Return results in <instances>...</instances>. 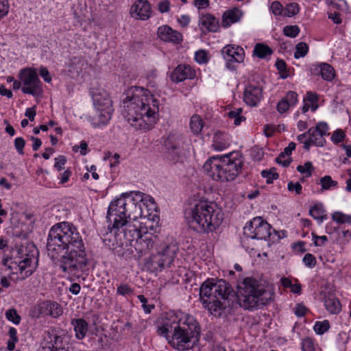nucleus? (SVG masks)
Returning a JSON list of instances; mask_svg holds the SVG:
<instances>
[{
    "instance_id": "obj_1",
    "label": "nucleus",
    "mask_w": 351,
    "mask_h": 351,
    "mask_svg": "<svg viewBox=\"0 0 351 351\" xmlns=\"http://www.w3.org/2000/svg\"><path fill=\"white\" fill-rule=\"evenodd\" d=\"M47 254L53 261L60 262L62 271L78 276L88 263L82 236L77 228L68 222L54 225L49 232Z\"/></svg>"
},
{
    "instance_id": "obj_2",
    "label": "nucleus",
    "mask_w": 351,
    "mask_h": 351,
    "mask_svg": "<svg viewBox=\"0 0 351 351\" xmlns=\"http://www.w3.org/2000/svg\"><path fill=\"white\" fill-rule=\"evenodd\" d=\"M143 194L133 192L130 194L123 193L121 197L112 201L108 207L107 219L112 227H109L110 232L123 228L124 237L132 245L133 242L141 234L139 226L134 223L138 218L142 217Z\"/></svg>"
},
{
    "instance_id": "obj_3",
    "label": "nucleus",
    "mask_w": 351,
    "mask_h": 351,
    "mask_svg": "<svg viewBox=\"0 0 351 351\" xmlns=\"http://www.w3.org/2000/svg\"><path fill=\"white\" fill-rule=\"evenodd\" d=\"M145 91L143 88L132 87L123 99L124 117L132 126L143 131L151 130L156 123L159 104L152 95L147 97Z\"/></svg>"
},
{
    "instance_id": "obj_4",
    "label": "nucleus",
    "mask_w": 351,
    "mask_h": 351,
    "mask_svg": "<svg viewBox=\"0 0 351 351\" xmlns=\"http://www.w3.org/2000/svg\"><path fill=\"white\" fill-rule=\"evenodd\" d=\"M232 293V288L223 279L207 280L199 289L202 304L215 316L220 315L221 311L226 307V301Z\"/></svg>"
},
{
    "instance_id": "obj_5",
    "label": "nucleus",
    "mask_w": 351,
    "mask_h": 351,
    "mask_svg": "<svg viewBox=\"0 0 351 351\" xmlns=\"http://www.w3.org/2000/svg\"><path fill=\"white\" fill-rule=\"evenodd\" d=\"M239 152H233L223 156H213L204 165V169L213 180L221 182L234 180L241 171L242 160Z\"/></svg>"
},
{
    "instance_id": "obj_6",
    "label": "nucleus",
    "mask_w": 351,
    "mask_h": 351,
    "mask_svg": "<svg viewBox=\"0 0 351 351\" xmlns=\"http://www.w3.org/2000/svg\"><path fill=\"white\" fill-rule=\"evenodd\" d=\"M169 344L179 351H184L193 348L195 343L199 340L200 329L196 320L191 316L181 318L174 326Z\"/></svg>"
},
{
    "instance_id": "obj_7",
    "label": "nucleus",
    "mask_w": 351,
    "mask_h": 351,
    "mask_svg": "<svg viewBox=\"0 0 351 351\" xmlns=\"http://www.w3.org/2000/svg\"><path fill=\"white\" fill-rule=\"evenodd\" d=\"M237 298L240 306L253 310L268 303L270 293L263 285L253 278H245L237 285Z\"/></svg>"
},
{
    "instance_id": "obj_8",
    "label": "nucleus",
    "mask_w": 351,
    "mask_h": 351,
    "mask_svg": "<svg viewBox=\"0 0 351 351\" xmlns=\"http://www.w3.org/2000/svg\"><path fill=\"white\" fill-rule=\"evenodd\" d=\"M191 223H195L198 230L210 232L215 230L223 219L221 210L213 202L200 200L191 209Z\"/></svg>"
},
{
    "instance_id": "obj_9",
    "label": "nucleus",
    "mask_w": 351,
    "mask_h": 351,
    "mask_svg": "<svg viewBox=\"0 0 351 351\" xmlns=\"http://www.w3.org/2000/svg\"><path fill=\"white\" fill-rule=\"evenodd\" d=\"M33 250H31V254H25V257L19 262L14 261L11 258H6L2 260L1 270L8 271V275L19 273L17 279L19 280H25L31 276L34 269L35 266L32 265V263L36 261L37 263L36 255L38 252L34 246H32Z\"/></svg>"
},
{
    "instance_id": "obj_10",
    "label": "nucleus",
    "mask_w": 351,
    "mask_h": 351,
    "mask_svg": "<svg viewBox=\"0 0 351 351\" xmlns=\"http://www.w3.org/2000/svg\"><path fill=\"white\" fill-rule=\"evenodd\" d=\"M71 337L60 328H50L43 335L45 348L49 351H69Z\"/></svg>"
},
{
    "instance_id": "obj_11",
    "label": "nucleus",
    "mask_w": 351,
    "mask_h": 351,
    "mask_svg": "<svg viewBox=\"0 0 351 351\" xmlns=\"http://www.w3.org/2000/svg\"><path fill=\"white\" fill-rule=\"evenodd\" d=\"M328 126L325 122H319L315 127H311L306 132L300 134L298 141L304 144V149H310L311 145L323 147L326 141L325 136H328Z\"/></svg>"
},
{
    "instance_id": "obj_12",
    "label": "nucleus",
    "mask_w": 351,
    "mask_h": 351,
    "mask_svg": "<svg viewBox=\"0 0 351 351\" xmlns=\"http://www.w3.org/2000/svg\"><path fill=\"white\" fill-rule=\"evenodd\" d=\"M20 80L23 82L21 90L25 94L32 95L34 97L41 96L43 90L42 82L39 80L36 70L32 68H25L21 71Z\"/></svg>"
},
{
    "instance_id": "obj_13",
    "label": "nucleus",
    "mask_w": 351,
    "mask_h": 351,
    "mask_svg": "<svg viewBox=\"0 0 351 351\" xmlns=\"http://www.w3.org/2000/svg\"><path fill=\"white\" fill-rule=\"evenodd\" d=\"M271 226L261 217H254L243 228V234L252 239H267L271 235Z\"/></svg>"
},
{
    "instance_id": "obj_14",
    "label": "nucleus",
    "mask_w": 351,
    "mask_h": 351,
    "mask_svg": "<svg viewBox=\"0 0 351 351\" xmlns=\"http://www.w3.org/2000/svg\"><path fill=\"white\" fill-rule=\"evenodd\" d=\"M178 251V247L174 243L161 246L158 252L151 257L152 267L155 269L159 270H162L166 267H170Z\"/></svg>"
},
{
    "instance_id": "obj_15",
    "label": "nucleus",
    "mask_w": 351,
    "mask_h": 351,
    "mask_svg": "<svg viewBox=\"0 0 351 351\" xmlns=\"http://www.w3.org/2000/svg\"><path fill=\"white\" fill-rule=\"evenodd\" d=\"M95 104L97 106V115L95 119H97V121L94 123L95 125H106L111 118L112 113L113 112L112 106V101L108 97V95L104 93V97L103 99L99 97V95H94Z\"/></svg>"
},
{
    "instance_id": "obj_16",
    "label": "nucleus",
    "mask_w": 351,
    "mask_h": 351,
    "mask_svg": "<svg viewBox=\"0 0 351 351\" xmlns=\"http://www.w3.org/2000/svg\"><path fill=\"white\" fill-rule=\"evenodd\" d=\"M183 137L180 134H170L164 141L167 157L171 160H176L181 152Z\"/></svg>"
},
{
    "instance_id": "obj_17",
    "label": "nucleus",
    "mask_w": 351,
    "mask_h": 351,
    "mask_svg": "<svg viewBox=\"0 0 351 351\" xmlns=\"http://www.w3.org/2000/svg\"><path fill=\"white\" fill-rule=\"evenodd\" d=\"M263 97V88L258 85L250 84L245 87L243 99L245 104L250 106H256Z\"/></svg>"
},
{
    "instance_id": "obj_18",
    "label": "nucleus",
    "mask_w": 351,
    "mask_h": 351,
    "mask_svg": "<svg viewBox=\"0 0 351 351\" xmlns=\"http://www.w3.org/2000/svg\"><path fill=\"white\" fill-rule=\"evenodd\" d=\"M130 13L137 19L147 20L152 14L151 5L147 0H138L131 7Z\"/></svg>"
},
{
    "instance_id": "obj_19",
    "label": "nucleus",
    "mask_w": 351,
    "mask_h": 351,
    "mask_svg": "<svg viewBox=\"0 0 351 351\" xmlns=\"http://www.w3.org/2000/svg\"><path fill=\"white\" fill-rule=\"evenodd\" d=\"M221 53L227 62H241L244 59V51L239 46L227 45L223 48Z\"/></svg>"
},
{
    "instance_id": "obj_20",
    "label": "nucleus",
    "mask_w": 351,
    "mask_h": 351,
    "mask_svg": "<svg viewBox=\"0 0 351 351\" xmlns=\"http://www.w3.org/2000/svg\"><path fill=\"white\" fill-rule=\"evenodd\" d=\"M158 37L164 40L180 43L182 40V34L167 25H163L158 29Z\"/></svg>"
},
{
    "instance_id": "obj_21",
    "label": "nucleus",
    "mask_w": 351,
    "mask_h": 351,
    "mask_svg": "<svg viewBox=\"0 0 351 351\" xmlns=\"http://www.w3.org/2000/svg\"><path fill=\"white\" fill-rule=\"evenodd\" d=\"M132 245L134 247L135 250L138 252V253L141 254L145 253L146 251L153 247L154 245L151 234H148L147 232H145L144 234H141Z\"/></svg>"
},
{
    "instance_id": "obj_22",
    "label": "nucleus",
    "mask_w": 351,
    "mask_h": 351,
    "mask_svg": "<svg viewBox=\"0 0 351 351\" xmlns=\"http://www.w3.org/2000/svg\"><path fill=\"white\" fill-rule=\"evenodd\" d=\"M193 76V73L189 66L178 65L171 73L170 78L172 82L178 83Z\"/></svg>"
},
{
    "instance_id": "obj_23",
    "label": "nucleus",
    "mask_w": 351,
    "mask_h": 351,
    "mask_svg": "<svg viewBox=\"0 0 351 351\" xmlns=\"http://www.w3.org/2000/svg\"><path fill=\"white\" fill-rule=\"evenodd\" d=\"M324 302L326 310L331 314H338L341 310V304L338 298L330 292L324 293Z\"/></svg>"
},
{
    "instance_id": "obj_24",
    "label": "nucleus",
    "mask_w": 351,
    "mask_h": 351,
    "mask_svg": "<svg viewBox=\"0 0 351 351\" xmlns=\"http://www.w3.org/2000/svg\"><path fill=\"white\" fill-rule=\"evenodd\" d=\"M298 101V94L293 91H289L277 104V110L280 113H284L289 108L294 106Z\"/></svg>"
},
{
    "instance_id": "obj_25",
    "label": "nucleus",
    "mask_w": 351,
    "mask_h": 351,
    "mask_svg": "<svg viewBox=\"0 0 351 351\" xmlns=\"http://www.w3.org/2000/svg\"><path fill=\"white\" fill-rule=\"evenodd\" d=\"M75 336L78 339H82L88 330V323L83 319H75L72 321Z\"/></svg>"
},
{
    "instance_id": "obj_26",
    "label": "nucleus",
    "mask_w": 351,
    "mask_h": 351,
    "mask_svg": "<svg viewBox=\"0 0 351 351\" xmlns=\"http://www.w3.org/2000/svg\"><path fill=\"white\" fill-rule=\"evenodd\" d=\"M295 149V143L291 142L289 145L284 149V151L281 152L276 158V162L280 165H282L284 167H287L292 161L291 158L289 157L284 160H281V157H285V156H289L291 154L292 151Z\"/></svg>"
},
{
    "instance_id": "obj_27",
    "label": "nucleus",
    "mask_w": 351,
    "mask_h": 351,
    "mask_svg": "<svg viewBox=\"0 0 351 351\" xmlns=\"http://www.w3.org/2000/svg\"><path fill=\"white\" fill-rule=\"evenodd\" d=\"M200 24L210 32H216L219 27L217 20L210 14L203 16L200 19Z\"/></svg>"
},
{
    "instance_id": "obj_28",
    "label": "nucleus",
    "mask_w": 351,
    "mask_h": 351,
    "mask_svg": "<svg viewBox=\"0 0 351 351\" xmlns=\"http://www.w3.org/2000/svg\"><path fill=\"white\" fill-rule=\"evenodd\" d=\"M273 50L267 45L263 43H257L254 49L253 53L259 58H265L271 55Z\"/></svg>"
},
{
    "instance_id": "obj_29",
    "label": "nucleus",
    "mask_w": 351,
    "mask_h": 351,
    "mask_svg": "<svg viewBox=\"0 0 351 351\" xmlns=\"http://www.w3.org/2000/svg\"><path fill=\"white\" fill-rule=\"evenodd\" d=\"M319 72L324 80L332 81L334 79L335 73L332 66L327 63H322L319 66Z\"/></svg>"
},
{
    "instance_id": "obj_30",
    "label": "nucleus",
    "mask_w": 351,
    "mask_h": 351,
    "mask_svg": "<svg viewBox=\"0 0 351 351\" xmlns=\"http://www.w3.org/2000/svg\"><path fill=\"white\" fill-rule=\"evenodd\" d=\"M309 214L319 223H322L326 218V215L324 214L322 204H315L311 207L309 210Z\"/></svg>"
},
{
    "instance_id": "obj_31",
    "label": "nucleus",
    "mask_w": 351,
    "mask_h": 351,
    "mask_svg": "<svg viewBox=\"0 0 351 351\" xmlns=\"http://www.w3.org/2000/svg\"><path fill=\"white\" fill-rule=\"evenodd\" d=\"M204 126V121L200 116L194 114L191 118L190 129L195 134H199Z\"/></svg>"
},
{
    "instance_id": "obj_32",
    "label": "nucleus",
    "mask_w": 351,
    "mask_h": 351,
    "mask_svg": "<svg viewBox=\"0 0 351 351\" xmlns=\"http://www.w3.org/2000/svg\"><path fill=\"white\" fill-rule=\"evenodd\" d=\"M46 308V314H49L53 317H58L62 313V308L60 304L56 302H47L45 304Z\"/></svg>"
},
{
    "instance_id": "obj_33",
    "label": "nucleus",
    "mask_w": 351,
    "mask_h": 351,
    "mask_svg": "<svg viewBox=\"0 0 351 351\" xmlns=\"http://www.w3.org/2000/svg\"><path fill=\"white\" fill-rule=\"evenodd\" d=\"M239 17L235 11L229 10L224 12L221 21V25L224 27L230 26L232 23L237 22Z\"/></svg>"
},
{
    "instance_id": "obj_34",
    "label": "nucleus",
    "mask_w": 351,
    "mask_h": 351,
    "mask_svg": "<svg viewBox=\"0 0 351 351\" xmlns=\"http://www.w3.org/2000/svg\"><path fill=\"white\" fill-rule=\"evenodd\" d=\"M228 145V141L223 138V134L219 132L215 134L213 140V147L216 150H223Z\"/></svg>"
},
{
    "instance_id": "obj_35",
    "label": "nucleus",
    "mask_w": 351,
    "mask_h": 351,
    "mask_svg": "<svg viewBox=\"0 0 351 351\" xmlns=\"http://www.w3.org/2000/svg\"><path fill=\"white\" fill-rule=\"evenodd\" d=\"M322 189L324 191L329 190L331 188H335L337 186V182L332 179L330 176H325L320 179Z\"/></svg>"
},
{
    "instance_id": "obj_36",
    "label": "nucleus",
    "mask_w": 351,
    "mask_h": 351,
    "mask_svg": "<svg viewBox=\"0 0 351 351\" xmlns=\"http://www.w3.org/2000/svg\"><path fill=\"white\" fill-rule=\"evenodd\" d=\"M308 51V46L306 43L300 42L295 46L294 57L296 59L304 57Z\"/></svg>"
},
{
    "instance_id": "obj_37",
    "label": "nucleus",
    "mask_w": 351,
    "mask_h": 351,
    "mask_svg": "<svg viewBox=\"0 0 351 351\" xmlns=\"http://www.w3.org/2000/svg\"><path fill=\"white\" fill-rule=\"evenodd\" d=\"M5 316L8 320L16 325L19 324L21 320V316L18 314L15 308H10L6 311Z\"/></svg>"
},
{
    "instance_id": "obj_38",
    "label": "nucleus",
    "mask_w": 351,
    "mask_h": 351,
    "mask_svg": "<svg viewBox=\"0 0 351 351\" xmlns=\"http://www.w3.org/2000/svg\"><path fill=\"white\" fill-rule=\"evenodd\" d=\"M332 219L337 223H351V215L343 214L341 212H335L332 215Z\"/></svg>"
},
{
    "instance_id": "obj_39",
    "label": "nucleus",
    "mask_w": 351,
    "mask_h": 351,
    "mask_svg": "<svg viewBox=\"0 0 351 351\" xmlns=\"http://www.w3.org/2000/svg\"><path fill=\"white\" fill-rule=\"evenodd\" d=\"M276 170V168H271L269 171H262L261 175L263 178H267L266 182L267 184H271L274 180H277L278 178L279 175Z\"/></svg>"
},
{
    "instance_id": "obj_40",
    "label": "nucleus",
    "mask_w": 351,
    "mask_h": 351,
    "mask_svg": "<svg viewBox=\"0 0 351 351\" xmlns=\"http://www.w3.org/2000/svg\"><path fill=\"white\" fill-rule=\"evenodd\" d=\"M241 108H236L234 110H231L228 112V117L234 119V123L236 125L241 124V121L245 120V118L241 115Z\"/></svg>"
},
{
    "instance_id": "obj_41",
    "label": "nucleus",
    "mask_w": 351,
    "mask_h": 351,
    "mask_svg": "<svg viewBox=\"0 0 351 351\" xmlns=\"http://www.w3.org/2000/svg\"><path fill=\"white\" fill-rule=\"evenodd\" d=\"M299 5L296 3H290L287 4L284 10V14L286 16H293L299 12Z\"/></svg>"
},
{
    "instance_id": "obj_42",
    "label": "nucleus",
    "mask_w": 351,
    "mask_h": 351,
    "mask_svg": "<svg viewBox=\"0 0 351 351\" xmlns=\"http://www.w3.org/2000/svg\"><path fill=\"white\" fill-rule=\"evenodd\" d=\"M10 340L8 341V348L10 350H12L15 347V343L18 341L17 331L16 328L10 327L8 331Z\"/></svg>"
},
{
    "instance_id": "obj_43",
    "label": "nucleus",
    "mask_w": 351,
    "mask_h": 351,
    "mask_svg": "<svg viewBox=\"0 0 351 351\" xmlns=\"http://www.w3.org/2000/svg\"><path fill=\"white\" fill-rule=\"evenodd\" d=\"M330 328V324L328 320L324 322H317L314 326V330L317 334L322 335Z\"/></svg>"
},
{
    "instance_id": "obj_44",
    "label": "nucleus",
    "mask_w": 351,
    "mask_h": 351,
    "mask_svg": "<svg viewBox=\"0 0 351 351\" xmlns=\"http://www.w3.org/2000/svg\"><path fill=\"white\" fill-rule=\"evenodd\" d=\"M134 289L128 284H121L117 289V293L123 296L130 295L133 294Z\"/></svg>"
},
{
    "instance_id": "obj_45",
    "label": "nucleus",
    "mask_w": 351,
    "mask_h": 351,
    "mask_svg": "<svg viewBox=\"0 0 351 351\" xmlns=\"http://www.w3.org/2000/svg\"><path fill=\"white\" fill-rule=\"evenodd\" d=\"M171 326H174L173 325H169L168 324H165L161 326H159L157 328V333L160 336L165 337L168 340L171 338V336L169 335V332H172L173 330L171 329Z\"/></svg>"
},
{
    "instance_id": "obj_46",
    "label": "nucleus",
    "mask_w": 351,
    "mask_h": 351,
    "mask_svg": "<svg viewBox=\"0 0 351 351\" xmlns=\"http://www.w3.org/2000/svg\"><path fill=\"white\" fill-rule=\"evenodd\" d=\"M276 66L277 69L280 73L282 78L285 79L288 77L289 72L287 70V64L283 60L278 59L276 62Z\"/></svg>"
},
{
    "instance_id": "obj_47",
    "label": "nucleus",
    "mask_w": 351,
    "mask_h": 351,
    "mask_svg": "<svg viewBox=\"0 0 351 351\" xmlns=\"http://www.w3.org/2000/svg\"><path fill=\"white\" fill-rule=\"evenodd\" d=\"M283 31L287 36L295 38L298 35L300 29L297 25H290L285 27Z\"/></svg>"
},
{
    "instance_id": "obj_48",
    "label": "nucleus",
    "mask_w": 351,
    "mask_h": 351,
    "mask_svg": "<svg viewBox=\"0 0 351 351\" xmlns=\"http://www.w3.org/2000/svg\"><path fill=\"white\" fill-rule=\"evenodd\" d=\"M313 165L311 162H306L304 165H298L297 170L301 173H306V176L309 177L312 175Z\"/></svg>"
},
{
    "instance_id": "obj_49",
    "label": "nucleus",
    "mask_w": 351,
    "mask_h": 351,
    "mask_svg": "<svg viewBox=\"0 0 351 351\" xmlns=\"http://www.w3.org/2000/svg\"><path fill=\"white\" fill-rule=\"evenodd\" d=\"M301 345L302 351H315L314 343L310 337L302 339Z\"/></svg>"
},
{
    "instance_id": "obj_50",
    "label": "nucleus",
    "mask_w": 351,
    "mask_h": 351,
    "mask_svg": "<svg viewBox=\"0 0 351 351\" xmlns=\"http://www.w3.org/2000/svg\"><path fill=\"white\" fill-rule=\"evenodd\" d=\"M304 264L309 267H314L317 263L315 257L311 254H306L303 258Z\"/></svg>"
},
{
    "instance_id": "obj_51",
    "label": "nucleus",
    "mask_w": 351,
    "mask_h": 351,
    "mask_svg": "<svg viewBox=\"0 0 351 351\" xmlns=\"http://www.w3.org/2000/svg\"><path fill=\"white\" fill-rule=\"evenodd\" d=\"M271 10L276 16H279L282 13V5L278 1H273L271 4Z\"/></svg>"
},
{
    "instance_id": "obj_52",
    "label": "nucleus",
    "mask_w": 351,
    "mask_h": 351,
    "mask_svg": "<svg viewBox=\"0 0 351 351\" xmlns=\"http://www.w3.org/2000/svg\"><path fill=\"white\" fill-rule=\"evenodd\" d=\"M345 134L343 130H337L333 132L331 136V140L335 143H339L341 142L344 138Z\"/></svg>"
},
{
    "instance_id": "obj_53",
    "label": "nucleus",
    "mask_w": 351,
    "mask_h": 351,
    "mask_svg": "<svg viewBox=\"0 0 351 351\" xmlns=\"http://www.w3.org/2000/svg\"><path fill=\"white\" fill-rule=\"evenodd\" d=\"M287 189L289 191H295L297 195H300L302 193V186L299 182H289Z\"/></svg>"
},
{
    "instance_id": "obj_54",
    "label": "nucleus",
    "mask_w": 351,
    "mask_h": 351,
    "mask_svg": "<svg viewBox=\"0 0 351 351\" xmlns=\"http://www.w3.org/2000/svg\"><path fill=\"white\" fill-rule=\"evenodd\" d=\"M25 145V141L22 137H18L14 140V146L20 154H23V148Z\"/></svg>"
},
{
    "instance_id": "obj_55",
    "label": "nucleus",
    "mask_w": 351,
    "mask_h": 351,
    "mask_svg": "<svg viewBox=\"0 0 351 351\" xmlns=\"http://www.w3.org/2000/svg\"><path fill=\"white\" fill-rule=\"evenodd\" d=\"M9 3L8 0H0V19L8 14Z\"/></svg>"
},
{
    "instance_id": "obj_56",
    "label": "nucleus",
    "mask_w": 351,
    "mask_h": 351,
    "mask_svg": "<svg viewBox=\"0 0 351 351\" xmlns=\"http://www.w3.org/2000/svg\"><path fill=\"white\" fill-rule=\"evenodd\" d=\"M195 59L199 63H205L207 62L206 53L204 50H199L195 54Z\"/></svg>"
},
{
    "instance_id": "obj_57",
    "label": "nucleus",
    "mask_w": 351,
    "mask_h": 351,
    "mask_svg": "<svg viewBox=\"0 0 351 351\" xmlns=\"http://www.w3.org/2000/svg\"><path fill=\"white\" fill-rule=\"evenodd\" d=\"M312 234L314 239V244L316 246H322L328 241L326 236H317L314 233Z\"/></svg>"
},
{
    "instance_id": "obj_58",
    "label": "nucleus",
    "mask_w": 351,
    "mask_h": 351,
    "mask_svg": "<svg viewBox=\"0 0 351 351\" xmlns=\"http://www.w3.org/2000/svg\"><path fill=\"white\" fill-rule=\"evenodd\" d=\"M56 162L54 164V167L58 170L60 171L64 169V165L66 163V158L63 156H60L58 158L55 159Z\"/></svg>"
},
{
    "instance_id": "obj_59",
    "label": "nucleus",
    "mask_w": 351,
    "mask_h": 351,
    "mask_svg": "<svg viewBox=\"0 0 351 351\" xmlns=\"http://www.w3.org/2000/svg\"><path fill=\"white\" fill-rule=\"evenodd\" d=\"M307 308L302 304H298L294 309V313L298 317L305 315Z\"/></svg>"
},
{
    "instance_id": "obj_60",
    "label": "nucleus",
    "mask_w": 351,
    "mask_h": 351,
    "mask_svg": "<svg viewBox=\"0 0 351 351\" xmlns=\"http://www.w3.org/2000/svg\"><path fill=\"white\" fill-rule=\"evenodd\" d=\"M170 3L168 0H164L158 3V10L161 13L167 12L169 10Z\"/></svg>"
},
{
    "instance_id": "obj_61",
    "label": "nucleus",
    "mask_w": 351,
    "mask_h": 351,
    "mask_svg": "<svg viewBox=\"0 0 351 351\" xmlns=\"http://www.w3.org/2000/svg\"><path fill=\"white\" fill-rule=\"evenodd\" d=\"M40 75L45 82H50L51 81L49 72L47 68L41 67L40 69Z\"/></svg>"
},
{
    "instance_id": "obj_62",
    "label": "nucleus",
    "mask_w": 351,
    "mask_h": 351,
    "mask_svg": "<svg viewBox=\"0 0 351 351\" xmlns=\"http://www.w3.org/2000/svg\"><path fill=\"white\" fill-rule=\"evenodd\" d=\"M79 148H80V154L82 156H85L86 154V150L88 148L87 143L85 141H82L79 147L76 145L73 147V150L77 152Z\"/></svg>"
},
{
    "instance_id": "obj_63",
    "label": "nucleus",
    "mask_w": 351,
    "mask_h": 351,
    "mask_svg": "<svg viewBox=\"0 0 351 351\" xmlns=\"http://www.w3.org/2000/svg\"><path fill=\"white\" fill-rule=\"evenodd\" d=\"M318 100L317 95L312 92H307L306 97L304 98V102L306 101L314 103Z\"/></svg>"
},
{
    "instance_id": "obj_64",
    "label": "nucleus",
    "mask_w": 351,
    "mask_h": 351,
    "mask_svg": "<svg viewBox=\"0 0 351 351\" xmlns=\"http://www.w3.org/2000/svg\"><path fill=\"white\" fill-rule=\"evenodd\" d=\"M195 5L198 9H204V8L208 7L209 1L208 0H195Z\"/></svg>"
}]
</instances>
